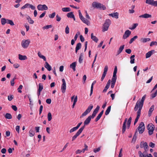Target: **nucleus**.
<instances>
[{
    "label": "nucleus",
    "mask_w": 157,
    "mask_h": 157,
    "mask_svg": "<svg viewBox=\"0 0 157 157\" xmlns=\"http://www.w3.org/2000/svg\"><path fill=\"white\" fill-rule=\"evenodd\" d=\"M146 97V95L145 94L142 97L140 101H137L134 108L135 111H136L138 110V108H139V109L141 110L143 105L144 101Z\"/></svg>",
    "instance_id": "nucleus-1"
},
{
    "label": "nucleus",
    "mask_w": 157,
    "mask_h": 157,
    "mask_svg": "<svg viewBox=\"0 0 157 157\" xmlns=\"http://www.w3.org/2000/svg\"><path fill=\"white\" fill-rule=\"evenodd\" d=\"M92 6L95 8H99L100 10H105L106 9V7L102 4L98 3L96 2H94L92 3Z\"/></svg>",
    "instance_id": "nucleus-2"
},
{
    "label": "nucleus",
    "mask_w": 157,
    "mask_h": 157,
    "mask_svg": "<svg viewBox=\"0 0 157 157\" xmlns=\"http://www.w3.org/2000/svg\"><path fill=\"white\" fill-rule=\"evenodd\" d=\"M111 21L109 19H106L103 25L102 31L105 32L107 30L111 23Z\"/></svg>",
    "instance_id": "nucleus-3"
},
{
    "label": "nucleus",
    "mask_w": 157,
    "mask_h": 157,
    "mask_svg": "<svg viewBox=\"0 0 157 157\" xmlns=\"http://www.w3.org/2000/svg\"><path fill=\"white\" fill-rule=\"evenodd\" d=\"M155 128L154 125L151 123H150L147 125V128L148 130V134L149 135H151L153 134Z\"/></svg>",
    "instance_id": "nucleus-4"
},
{
    "label": "nucleus",
    "mask_w": 157,
    "mask_h": 157,
    "mask_svg": "<svg viewBox=\"0 0 157 157\" xmlns=\"http://www.w3.org/2000/svg\"><path fill=\"white\" fill-rule=\"evenodd\" d=\"M145 128V127L144 122H140L138 128L139 133H142L144 130Z\"/></svg>",
    "instance_id": "nucleus-5"
},
{
    "label": "nucleus",
    "mask_w": 157,
    "mask_h": 157,
    "mask_svg": "<svg viewBox=\"0 0 157 157\" xmlns=\"http://www.w3.org/2000/svg\"><path fill=\"white\" fill-rule=\"evenodd\" d=\"M84 128V126H83L81 127L75 134L72 137V141H74L76 138L81 133L83 130Z\"/></svg>",
    "instance_id": "nucleus-6"
},
{
    "label": "nucleus",
    "mask_w": 157,
    "mask_h": 157,
    "mask_svg": "<svg viewBox=\"0 0 157 157\" xmlns=\"http://www.w3.org/2000/svg\"><path fill=\"white\" fill-rule=\"evenodd\" d=\"M93 106L92 105L90 104L89 106L86 110L82 114L81 116L80 117L85 116L86 115H87L90 112L91 109L93 108Z\"/></svg>",
    "instance_id": "nucleus-7"
},
{
    "label": "nucleus",
    "mask_w": 157,
    "mask_h": 157,
    "mask_svg": "<svg viewBox=\"0 0 157 157\" xmlns=\"http://www.w3.org/2000/svg\"><path fill=\"white\" fill-rule=\"evenodd\" d=\"M30 41L29 40H23L21 43V45L24 48H26L29 45Z\"/></svg>",
    "instance_id": "nucleus-8"
},
{
    "label": "nucleus",
    "mask_w": 157,
    "mask_h": 157,
    "mask_svg": "<svg viewBox=\"0 0 157 157\" xmlns=\"http://www.w3.org/2000/svg\"><path fill=\"white\" fill-rule=\"evenodd\" d=\"M63 84L61 87V90L63 93H64L66 91V82L64 79L63 78L62 79Z\"/></svg>",
    "instance_id": "nucleus-9"
},
{
    "label": "nucleus",
    "mask_w": 157,
    "mask_h": 157,
    "mask_svg": "<svg viewBox=\"0 0 157 157\" xmlns=\"http://www.w3.org/2000/svg\"><path fill=\"white\" fill-rule=\"evenodd\" d=\"M37 8L39 10H47L48 9V7L45 4L38 5L37 6Z\"/></svg>",
    "instance_id": "nucleus-10"
},
{
    "label": "nucleus",
    "mask_w": 157,
    "mask_h": 157,
    "mask_svg": "<svg viewBox=\"0 0 157 157\" xmlns=\"http://www.w3.org/2000/svg\"><path fill=\"white\" fill-rule=\"evenodd\" d=\"M79 17L82 21L85 24H86L88 25H89L90 24V22L88 20L84 18L82 14L79 16Z\"/></svg>",
    "instance_id": "nucleus-11"
},
{
    "label": "nucleus",
    "mask_w": 157,
    "mask_h": 157,
    "mask_svg": "<svg viewBox=\"0 0 157 157\" xmlns=\"http://www.w3.org/2000/svg\"><path fill=\"white\" fill-rule=\"evenodd\" d=\"M99 109L100 106L98 105L94 111L92 115H90V116L92 118H94L96 114L98 113L99 110Z\"/></svg>",
    "instance_id": "nucleus-12"
},
{
    "label": "nucleus",
    "mask_w": 157,
    "mask_h": 157,
    "mask_svg": "<svg viewBox=\"0 0 157 157\" xmlns=\"http://www.w3.org/2000/svg\"><path fill=\"white\" fill-rule=\"evenodd\" d=\"M108 70V67L107 66H106L104 69V72L102 75V76L101 78V81H103V79H104L106 75V74Z\"/></svg>",
    "instance_id": "nucleus-13"
},
{
    "label": "nucleus",
    "mask_w": 157,
    "mask_h": 157,
    "mask_svg": "<svg viewBox=\"0 0 157 157\" xmlns=\"http://www.w3.org/2000/svg\"><path fill=\"white\" fill-rule=\"evenodd\" d=\"M141 110L138 109V110L137 111V112L136 117L135 119L134 123V125H135L137 122L140 117V115L141 114Z\"/></svg>",
    "instance_id": "nucleus-14"
},
{
    "label": "nucleus",
    "mask_w": 157,
    "mask_h": 157,
    "mask_svg": "<svg viewBox=\"0 0 157 157\" xmlns=\"http://www.w3.org/2000/svg\"><path fill=\"white\" fill-rule=\"evenodd\" d=\"M131 32L129 30H126L123 36V38L125 39L128 38L131 34Z\"/></svg>",
    "instance_id": "nucleus-15"
},
{
    "label": "nucleus",
    "mask_w": 157,
    "mask_h": 157,
    "mask_svg": "<svg viewBox=\"0 0 157 157\" xmlns=\"http://www.w3.org/2000/svg\"><path fill=\"white\" fill-rule=\"evenodd\" d=\"M128 120L127 118H126L124 120V121L123 123L122 126V133H124V132L125 131L126 129V123L127 122Z\"/></svg>",
    "instance_id": "nucleus-16"
},
{
    "label": "nucleus",
    "mask_w": 157,
    "mask_h": 157,
    "mask_svg": "<svg viewBox=\"0 0 157 157\" xmlns=\"http://www.w3.org/2000/svg\"><path fill=\"white\" fill-rule=\"evenodd\" d=\"M91 117L89 116L85 120L84 122V125L83 126H84V128L85 127V125H87L89 124L90 123V121L91 120Z\"/></svg>",
    "instance_id": "nucleus-17"
},
{
    "label": "nucleus",
    "mask_w": 157,
    "mask_h": 157,
    "mask_svg": "<svg viewBox=\"0 0 157 157\" xmlns=\"http://www.w3.org/2000/svg\"><path fill=\"white\" fill-rule=\"evenodd\" d=\"M108 15L112 17H114L116 19H117L118 18V13L117 12L113 13H109L108 14Z\"/></svg>",
    "instance_id": "nucleus-18"
},
{
    "label": "nucleus",
    "mask_w": 157,
    "mask_h": 157,
    "mask_svg": "<svg viewBox=\"0 0 157 157\" xmlns=\"http://www.w3.org/2000/svg\"><path fill=\"white\" fill-rule=\"evenodd\" d=\"M140 18L143 17L144 18H148L151 17V15L148 14L147 13H145L144 14L141 15L139 16Z\"/></svg>",
    "instance_id": "nucleus-19"
},
{
    "label": "nucleus",
    "mask_w": 157,
    "mask_h": 157,
    "mask_svg": "<svg viewBox=\"0 0 157 157\" xmlns=\"http://www.w3.org/2000/svg\"><path fill=\"white\" fill-rule=\"evenodd\" d=\"M44 67L48 70V71H50L52 70L51 67L47 62H46L45 63Z\"/></svg>",
    "instance_id": "nucleus-20"
},
{
    "label": "nucleus",
    "mask_w": 157,
    "mask_h": 157,
    "mask_svg": "<svg viewBox=\"0 0 157 157\" xmlns=\"http://www.w3.org/2000/svg\"><path fill=\"white\" fill-rule=\"evenodd\" d=\"M155 52V50H152L151 51H149L146 54V58H148L150 57L152 54Z\"/></svg>",
    "instance_id": "nucleus-21"
},
{
    "label": "nucleus",
    "mask_w": 157,
    "mask_h": 157,
    "mask_svg": "<svg viewBox=\"0 0 157 157\" xmlns=\"http://www.w3.org/2000/svg\"><path fill=\"white\" fill-rule=\"evenodd\" d=\"M91 39L96 43H97L98 40V39L95 36L93 35V33H91Z\"/></svg>",
    "instance_id": "nucleus-22"
},
{
    "label": "nucleus",
    "mask_w": 157,
    "mask_h": 157,
    "mask_svg": "<svg viewBox=\"0 0 157 157\" xmlns=\"http://www.w3.org/2000/svg\"><path fill=\"white\" fill-rule=\"evenodd\" d=\"M103 112H104V110H103L98 115L97 117L95 119V122L98 121L99 120V119L101 117L102 115L103 114Z\"/></svg>",
    "instance_id": "nucleus-23"
},
{
    "label": "nucleus",
    "mask_w": 157,
    "mask_h": 157,
    "mask_svg": "<svg viewBox=\"0 0 157 157\" xmlns=\"http://www.w3.org/2000/svg\"><path fill=\"white\" fill-rule=\"evenodd\" d=\"M154 105H153L150 107V109L148 111V115L149 117H150L151 116L152 111L154 110Z\"/></svg>",
    "instance_id": "nucleus-24"
},
{
    "label": "nucleus",
    "mask_w": 157,
    "mask_h": 157,
    "mask_svg": "<svg viewBox=\"0 0 157 157\" xmlns=\"http://www.w3.org/2000/svg\"><path fill=\"white\" fill-rule=\"evenodd\" d=\"M81 44L80 43H79L77 44L75 48L76 53H77L78 51L81 48Z\"/></svg>",
    "instance_id": "nucleus-25"
},
{
    "label": "nucleus",
    "mask_w": 157,
    "mask_h": 157,
    "mask_svg": "<svg viewBox=\"0 0 157 157\" xmlns=\"http://www.w3.org/2000/svg\"><path fill=\"white\" fill-rule=\"evenodd\" d=\"M124 45H123L122 46H121L119 48L118 50L117 51V55H119L120 54L122 51L123 50L124 48Z\"/></svg>",
    "instance_id": "nucleus-26"
},
{
    "label": "nucleus",
    "mask_w": 157,
    "mask_h": 157,
    "mask_svg": "<svg viewBox=\"0 0 157 157\" xmlns=\"http://www.w3.org/2000/svg\"><path fill=\"white\" fill-rule=\"evenodd\" d=\"M76 62H74L72 63L71 64H70V67L71 68L73 69L74 71H75V67L76 65Z\"/></svg>",
    "instance_id": "nucleus-27"
},
{
    "label": "nucleus",
    "mask_w": 157,
    "mask_h": 157,
    "mask_svg": "<svg viewBox=\"0 0 157 157\" xmlns=\"http://www.w3.org/2000/svg\"><path fill=\"white\" fill-rule=\"evenodd\" d=\"M18 58L20 60H25L27 59V57L25 56H23L20 54L18 55Z\"/></svg>",
    "instance_id": "nucleus-28"
},
{
    "label": "nucleus",
    "mask_w": 157,
    "mask_h": 157,
    "mask_svg": "<svg viewBox=\"0 0 157 157\" xmlns=\"http://www.w3.org/2000/svg\"><path fill=\"white\" fill-rule=\"evenodd\" d=\"M96 82V81H94L93 83L92 84L91 87V89H90V96H91V95L92 94L93 92V87H94V85L95 84Z\"/></svg>",
    "instance_id": "nucleus-29"
},
{
    "label": "nucleus",
    "mask_w": 157,
    "mask_h": 157,
    "mask_svg": "<svg viewBox=\"0 0 157 157\" xmlns=\"http://www.w3.org/2000/svg\"><path fill=\"white\" fill-rule=\"evenodd\" d=\"M26 19L28 20V22L30 24H33L34 21L29 16L27 15L26 17Z\"/></svg>",
    "instance_id": "nucleus-30"
},
{
    "label": "nucleus",
    "mask_w": 157,
    "mask_h": 157,
    "mask_svg": "<svg viewBox=\"0 0 157 157\" xmlns=\"http://www.w3.org/2000/svg\"><path fill=\"white\" fill-rule=\"evenodd\" d=\"M151 39L149 38H141L140 41L143 42L145 43L147 41H150Z\"/></svg>",
    "instance_id": "nucleus-31"
},
{
    "label": "nucleus",
    "mask_w": 157,
    "mask_h": 157,
    "mask_svg": "<svg viewBox=\"0 0 157 157\" xmlns=\"http://www.w3.org/2000/svg\"><path fill=\"white\" fill-rule=\"evenodd\" d=\"M67 16L69 18H72L74 17V15L73 12H71L67 13Z\"/></svg>",
    "instance_id": "nucleus-32"
},
{
    "label": "nucleus",
    "mask_w": 157,
    "mask_h": 157,
    "mask_svg": "<svg viewBox=\"0 0 157 157\" xmlns=\"http://www.w3.org/2000/svg\"><path fill=\"white\" fill-rule=\"evenodd\" d=\"M43 89V84L42 83H40L38 85V90L42 91V90Z\"/></svg>",
    "instance_id": "nucleus-33"
},
{
    "label": "nucleus",
    "mask_w": 157,
    "mask_h": 157,
    "mask_svg": "<svg viewBox=\"0 0 157 157\" xmlns=\"http://www.w3.org/2000/svg\"><path fill=\"white\" fill-rule=\"evenodd\" d=\"M83 54L82 53H81L79 58V62L81 63L82 62L83 60L82 57H83Z\"/></svg>",
    "instance_id": "nucleus-34"
},
{
    "label": "nucleus",
    "mask_w": 157,
    "mask_h": 157,
    "mask_svg": "<svg viewBox=\"0 0 157 157\" xmlns=\"http://www.w3.org/2000/svg\"><path fill=\"white\" fill-rule=\"evenodd\" d=\"M5 117L6 119H10L12 118L11 115L9 113H6Z\"/></svg>",
    "instance_id": "nucleus-35"
},
{
    "label": "nucleus",
    "mask_w": 157,
    "mask_h": 157,
    "mask_svg": "<svg viewBox=\"0 0 157 157\" xmlns=\"http://www.w3.org/2000/svg\"><path fill=\"white\" fill-rule=\"evenodd\" d=\"M7 19L5 18H2L1 19V24L2 25H4L6 23H7Z\"/></svg>",
    "instance_id": "nucleus-36"
},
{
    "label": "nucleus",
    "mask_w": 157,
    "mask_h": 157,
    "mask_svg": "<svg viewBox=\"0 0 157 157\" xmlns=\"http://www.w3.org/2000/svg\"><path fill=\"white\" fill-rule=\"evenodd\" d=\"M34 132L32 130L30 129L29 131V136L30 137H33L35 135Z\"/></svg>",
    "instance_id": "nucleus-37"
},
{
    "label": "nucleus",
    "mask_w": 157,
    "mask_h": 157,
    "mask_svg": "<svg viewBox=\"0 0 157 157\" xmlns=\"http://www.w3.org/2000/svg\"><path fill=\"white\" fill-rule=\"evenodd\" d=\"M111 108V106H109L106 109L105 112V115H108L109 113Z\"/></svg>",
    "instance_id": "nucleus-38"
},
{
    "label": "nucleus",
    "mask_w": 157,
    "mask_h": 157,
    "mask_svg": "<svg viewBox=\"0 0 157 157\" xmlns=\"http://www.w3.org/2000/svg\"><path fill=\"white\" fill-rule=\"evenodd\" d=\"M62 10L63 12H69L71 10V9L69 7H65L62 9Z\"/></svg>",
    "instance_id": "nucleus-39"
},
{
    "label": "nucleus",
    "mask_w": 157,
    "mask_h": 157,
    "mask_svg": "<svg viewBox=\"0 0 157 157\" xmlns=\"http://www.w3.org/2000/svg\"><path fill=\"white\" fill-rule=\"evenodd\" d=\"M48 121H50L52 119V115L50 112H49L48 114Z\"/></svg>",
    "instance_id": "nucleus-40"
},
{
    "label": "nucleus",
    "mask_w": 157,
    "mask_h": 157,
    "mask_svg": "<svg viewBox=\"0 0 157 157\" xmlns=\"http://www.w3.org/2000/svg\"><path fill=\"white\" fill-rule=\"evenodd\" d=\"M138 38V36H135L134 37H133V38H131L129 42V43L130 44H131L135 40V39H137V38Z\"/></svg>",
    "instance_id": "nucleus-41"
},
{
    "label": "nucleus",
    "mask_w": 157,
    "mask_h": 157,
    "mask_svg": "<svg viewBox=\"0 0 157 157\" xmlns=\"http://www.w3.org/2000/svg\"><path fill=\"white\" fill-rule=\"evenodd\" d=\"M116 80H111V87L112 88H113L114 87V86L116 83Z\"/></svg>",
    "instance_id": "nucleus-42"
},
{
    "label": "nucleus",
    "mask_w": 157,
    "mask_h": 157,
    "mask_svg": "<svg viewBox=\"0 0 157 157\" xmlns=\"http://www.w3.org/2000/svg\"><path fill=\"white\" fill-rule=\"evenodd\" d=\"M7 23L10 24L11 26H13L14 25L13 22L12 20L7 19Z\"/></svg>",
    "instance_id": "nucleus-43"
},
{
    "label": "nucleus",
    "mask_w": 157,
    "mask_h": 157,
    "mask_svg": "<svg viewBox=\"0 0 157 157\" xmlns=\"http://www.w3.org/2000/svg\"><path fill=\"white\" fill-rule=\"evenodd\" d=\"M143 147L144 148V149L146 151V149H148V146L147 145V142H145V143H143Z\"/></svg>",
    "instance_id": "nucleus-44"
},
{
    "label": "nucleus",
    "mask_w": 157,
    "mask_h": 157,
    "mask_svg": "<svg viewBox=\"0 0 157 157\" xmlns=\"http://www.w3.org/2000/svg\"><path fill=\"white\" fill-rule=\"evenodd\" d=\"M157 94V89L154 94H151V99H152L155 97Z\"/></svg>",
    "instance_id": "nucleus-45"
},
{
    "label": "nucleus",
    "mask_w": 157,
    "mask_h": 157,
    "mask_svg": "<svg viewBox=\"0 0 157 157\" xmlns=\"http://www.w3.org/2000/svg\"><path fill=\"white\" fill-rule=\"evenodd\" d=\"M138 25V23H135L133 24L132 26V28H130L129 29H130L131 30H133L135 29L136 27Z\"/></svg>",
    "instance_id": "nucleus-46"
},
{
    "label": "nucleus",
    "mask_w": 157,
    "mask_h": 157,
    "mask_svg": "<svg viewBox=\"0 0 157 157\" xmlns=\"http://www.w3.org/2000/svg\"><path fill=\"white\" fill-rule=\"evenodd\" d=\"M117 72H113V77L112 78V80H116L117 79V76H116V74Z\"/></svg>",
    "instance_id": "nucleus-47"
},
{
    "label": "nucleus",
    "mask_w": 157,
    "mask_h": 157,
    "mask_svg": "<svg viewBox=\"0 0 157 157\" xmlns=\"http://www.w3.org/2000/svg\"><path fill=\"white\" fill-rule=\"evenodd\" d=\"M65 32L67 34H68L69 33V28L68 25H67L65 28Z\"/></svg>",
    "instance_id": "nucleus-48"
},
{
    "label": "nucleus",
    "mask_w": 157,
    "mask_h": 157,
    "mask_svg": "<svg viewBox=\"0 0 157 157\" xmlns=\"http://www.w3.org/2000/svg\"><path fill=\"white\" fill-rule=\"evenodd\" d=\"M56 15V13L53 12L52 14L49 15V17L51 18H53Z\"/></svg>",
    "instance_id": "nucleus-49"
},
{
    "label": "nucleus",
    "mask_w": 157,
    "mask_h": 157,
    "mask_svg": "<svg viewBox=\"0 0 157 157\" xmlns=\"http://www.w3.org/2000/svg\"><path fill=\"white\" fill-rule=\"evenodd\" d=\"M30 5V4L29 3H27L23 6L22 7H21V9L23 10L24 9L26 8H27Z\"/></svg>",
    "instance_id": "nucleus-50"
},
{
    "label": "nucleus",
    "mask_w": 157,
    "mask_h": 157,
    "mask_svg": "<svg viewBox=\"0 0 157 157\" xmlns=\"http://www.w3.org/2000/svg\"><path fill=\"white\" fill-rule=\"evenodd\" d=\"M52 27V25H49L45 26L43 27V29H48L50 28H51Z\"/></svg>",
    "instance_id": "nucleus-51"
},
{
    "label": "nucleus",
    "mask_w": 157,
    "mask_h": 157,
    "mask_svg": "<svg viewBox=\"0 0 157 157\" xmlns=\"http://www.w3.org/2000/svg\"><path fill=\"white\" fill-rule=\"evenodd\" d=\"M78 128L76 127H75L71 129L69 131L70 133H72L76 130H77Z\"/></svg>",
    "instance_id": "nucleus-52"
},
{
    "label": "nucleus",
    "mask_w": 157,
    "mask_h": 157,
    "mask_svg": "<svg viewBox=\"0 0 157 157\" xmlns=\"http://www.w3.org/2000/svg\"><path fill=\"white\" fill-rule=\"evenodd\" d=\"M101 147H99L98 148H94V152L96 153L98 152L100 150Z\"/></svg>",
    "instance_id": "nucleus-53"
},
{
    "label": "nucleus",
    "mask_w": 157,
    "mask_h": 157,
    "mask_svg": "<svg viewBox=\"0 0 157 157\" xmlns=\"http://www.w3.org/2000/svg\"><path fill=\"white\" fill-rule=\"evenodd\" d=\"M153 0H146V3L151 5Z\"/></svg>",
    "instance_id": "nucleus-54"
},
{
    "label": "nucleus",
    "mask_w": 157,
    "mask_h": 157,
    "mask_svg": "<svg viewBox=\"0 0 157 157\" xmlns=\"http://www.w3.org/2000/svg\"><path fill=\"white\" fill-rule=\"evenodd\" d=\"M122 148H121L120 150L119 153L118 157H122L123 154L122 153Z\"/></svg>",
    "instance_id": "nucleus-55"
},
{
    "label": "nucleus",
    "mask_w": 157,
    "mask_h": 157,
    "mask_svg": "<svg viewBox=\"0 0 157 157\" xmlns=\"http://www.w3.org/2000/svg\"><path fill=\"white\" fill-rule=\"evenodd\" d=\"M84 147L85 148L82 150V151H83V152H84L85 151L88 150V146L86 144H84Z\"/></svg>",
    "instance_id": "nucleus-56"
},
{
    "label": "nucleus",
    "mask_w": 157,
    "mask_h": 157,
    "mask_svg": "<svg viewBox=\"0 0 157 157\" xmlns=\"http://www.w3.org/2000/svg\"><path fill=\"white\" fill-rule=\"evenodd\" d=\"M16 78L14 77L12 80H11L10 81V83L11 86H13L14 85V80L16 79Z\"/></svg>",
    "instance_id": "nucleus-57"
},
{
    "label": "nucleus",
    "mask_w": 157,
    "mask_h": 157,
    "mask_svg": "<svg viewBox=\"0 0 157 157\" xmlns=\"http://www.w3.org/2000/svg\"><path fill=\"white\" fill-rule=\"evenodd\" d=\"M13 95L8 96V100L9 101H11L13 98Z\"/></svg>",
    "instance_id": "nucleus-58"
},
{
    "label": "nucleus",
    "mask_w": 157,
    "mask_h": 157,
    "mask_svg": "<svg viewBox=\"0 0 157 157\" xmlns=\"http://www.w3.org/2000/svg\"><path fill=\"white\" fill-rule=\"evenodd\" d=\"M23 87V86L22 85H20L17 90H18V92L20 93H21L22 92V91L21 90V89Z\"/></svg>",
    "instance_id": "nucleus-59"
},
{
    "label": "nucleus",
    "mask_w": 157,
    "mask_h": 157,
    "mask_svg": "<svg viewBox=\"0 0 157 157\" xmlns=\"http://www.w3.org/2000/svg\"><path fill=\"white\" fill-rule=\"evenodd\" d=\"M151 5L155 6H157V1H153Z\"/></svg>",
    "instance_id": "nucleus-60"
},
{
    "label": "nucleus",
    "mask_w": 157,
    "mask_h": 157,
    "mask_svg": "<svg viewBox=\"0 0 157 157\" xmlns=\"http://www.w3.org/2000/svg\"><path fill=\"white\" fill-rule=\"evenodd\" d=\"M149 146L150 147L153 148L155 147V144L152 142H151L149 144Z\"/></svg>",
    "instance_id": "nucleus-61"
},
{
    "label": "nucleus",
    "mask_w": 157,
    "mask_h": 157,
    "mask_svg": "<svg viewBox=\"0 0 157 157\" xmlns=\"http://www.w3.org/2000/svg\"><path fill=\"white\" fill-rule=\"evenodd\" d=\"M61 18L59 16L58 14H57L56 16V20L58 21H60Z\"/></svg>",
    "instance_id": "nucleus-62"
},
{
    "label": "nucleus",
    "mask_w": 157,
    "mask_h": 157,
    "mask_svg": "<svg viewBox=\"0 0 157 157\" xmlns=\"http://www.w3.org/2000/svg\"><path fill=\"white\" fill-rule=\"evenodd\" d=\"M12 109L15 111H16L17 110V108L16 106L13 105L11 106Z\"/></svg>",
    "instance_id": "nucleus-63"
},
{
    "label": "nucleus",
    "mask_w": 157,
    "mask_h": 157,
    "mask_svg": "<svg viewBox=\"0 0 157 157\" xmlns=\"http://www.w3.org/2000/svg\"><path fill=\"white\" fill-rule=\"evenodd\" d=\"M138 154L140 157H143L144 154L142 153L141 151H138Z\"/></svg>",
    "instance_id": "nucleus-64"
}]
</instances>
